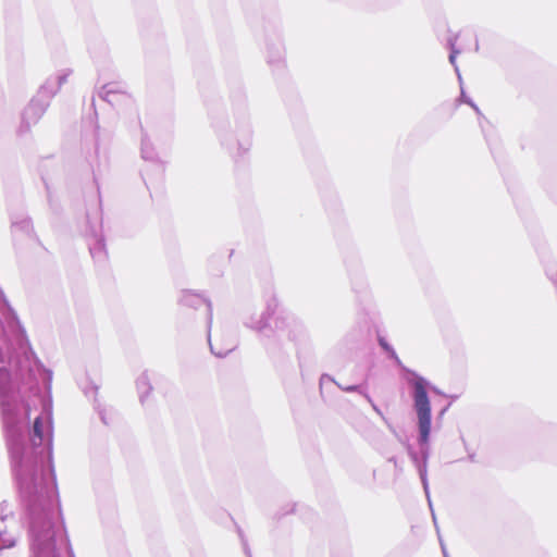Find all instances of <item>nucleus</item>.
Segmentation results:
<instances>
[{
  "label": "nucleus",
  "instance_id": "f257e3e1",
  "mask_svg": "<svg viewBox=\"0 0 557 557\" xmlns=\"http://www.w3.org/2000/svg\"><path fill=\"white\" fill-rule=\"evenodd\" d=\"M413 387L414 408L419 420L420 443L426 444L431 431V406L423 379H418Z\"/></svg>",
  "mask_w": 557,
  "mask_h": 557
},
{
  "label": "nucleus",
  "instance_id": "7ed1b4c3",
  "mask_svg": "<svg viewBox=\"0 0 557 557\" xmlns=\"http://www.w3.org/2000/svg\"><path fill=\"white\" fill-rule=\"evenodd\" d=\"M34 436L38 438L39 442L42 441V421L41 418H36L33 426Z\"/></svg>",
  "mask_w": 557,
  "mask_h": 557
},
{
  "label": "nucleus",
  "instance_id": "f03ea898",
  "mask_svg": "<svg viewBox=\"0 0 557 557\" xmlns=\"http://www.w3.org/2000/svg\"><path fill=\"white\" fill-rule=\"evenodd\" d=\"M379 343H380L381 347H382L385 351H387V352L391 355V357H392L393 359H395V360H396V362H397L398 364H400V359H399V358H398V356L396 355L395 350H394V349L388 345V343L385 341V338L380 337V338H379Z\"/></svg>",
  "mask_w": 557,
  "mask_h": 557
}]
</instances>
